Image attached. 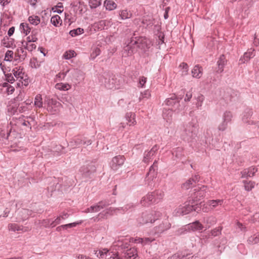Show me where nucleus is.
I'll list each match as a JSON object with an SVG mask.
<instances>
[{"instance_id": "1", "label": "nucleus", "mask_w": 259, "mask_h": 259, "mask_svg": "<svg viewBox=\"0 0 259 259\" xmlns=\"http://www.w3.org/2000/svg\"><path fill=\"white\" fill-rule=\"evenodd\" d=\"M130 240L122 238L115 241L112 246V255L108 259H135L137 256L136 250L130 248Z\"/></svg>"}, {"instance_id": "2", "label": "nucleus", "mask_w": 259, "mask_h": 259, "mask_svg": "<svg viewBox=\"0 0 259 259\" xmlns=\"http://www.w3.org/2000/svg\"><path fill=\"white\" fill-rule=\"evenodd\" d=\"M151 46V40L145 37H132L130 41L124 47V51L127 52V55L130 56L137 51V48L146 52Z\"/></svg>"}, {"instance_id": "3", "label": "nucleus", "mask_w": 259, "mask_h": 259, "mask_svg": "<svg viewBox=\"0 0 259 259\" xmlns=\"http://www.w3.org/2000/svg\"><path fill=\"white\" fill-rule=\"evenodd\" d=\"M99 82L108 89L116 90L122 85V81L115 76H110L107 73L101 75L99 77Z\"/></svg>"}, {"instance_id": "4", "label": "nucleus", "mask_w": 259, "mask_h": 259, "mask_svg": "<svg viewBox=\"0 0 259 259\" xmlns=\"http://www.w3.org/2000/svg\"><path fill=\"white\" fill-rule=\"evenodd\" d=\"M198 125L196 122L193 120L184 126L182 136L185 141L190 142L197 135Z\"/></svg>"}, {"instance_id": "5", "label": "nucleus", "mask_w": 259, "mask_h": 259, "mask_svg": "<svg viewBox=\"0 0 259 259\" xmlns=\"http://www.w3.org/2000/svg\"><path fill=\"white\" fill-rule=\"evenodd\" d=\"M197 204H195L191 200L186 201L184 204L180 205L175 210L177 215H186L193 210L198 211Z\"/></svg>"}, {"instance_id": "6", "label": "nucleus", "mask_w": 259, "mask_h": 259, "mask_svg": "<svg viewBox=\"0 0 259 259\" xmlns=\"http://www.w3.org/2000/svg\"><path fill=\"white\" fill-rule=\"evenodd\" d=\"M193 194L192 195V201L195 204H198V202L204 198L207 191V186L203 185L201 186H197L194 189Z\"/></svg>"}, {"instance_id": "7", "label": "nucleus", "mask_w": 259, "mask_h": 259, "mask_svg": "<svg viewBox=\"0 0 259 259\" xmlns=\"http://www.w3.org/2000/svg\"><path fill=\"white\" fill-rule=\"evenodd\" d=\"M92 143L91 140L88 139L85 137H75L70 142L69 145L73 148H75L80 147L82 145L89 146L91 145Z\"/></svg>"}, {"instance_id": "8", "label": "nucleus", "mask_w": 259, "mask_h": 259, "mask_svg": "<svg viewBox=\"0 0 259 259\" xmlns=\"http://www.w3.org/2000/svg\"><path fill=\"white\" fill-rule=\"evenodd\" d=\"M167 218L168 217L153 228V231L154 234L159 235L170 228L171 224L168 221Z\"/></svg>"}, {"instance_id": "9", "label": "nucleus", "mask_w": 259, "mask_h": 259, "mask_svg": "<svg viewBox=\"0 0 259 259\" xmlns=\"http://www.w3.org/2000/svg\"><path fill=\"white\" fill-rule=\"evenodd\" d=\"M153 212H145L142 213L141 216L137 219L138 223L143 225L148 223H152L155 222V218H153Z\"/></svg>"}, {"instance_id": "10", "label": "nucleus", "mask_w": 259, "mask_h": 259, "mask_svg": "<svg viewBox=\"0 0 259 259\" xmlns=\"http://www.w3.org/2000/svg\"><path fill=\"white\" fill-rule=\"evenodd\" d=\"M96 171V167L93 164L83 165L79 169V172L83 178H90L91 175Z\"/></svg>"}, {"instance_id": "11", "label": "nucleus", "mask_w": 259, "mask_h": 259, "mask_svg": "<svg viewBox=\"0 0 259 259\" xmlns=\"http://www.w3.org/2000/svg\"><path fill=\"white\" fill-rule=\"evenodd\" d=\"M84 73L80 70L77 69L69 70V76L70 80L71 81L75 80L76 81L79 82L84 79Z\"/></svg>"}, {"instance_id": "12", "label": "nucleus", "mask_w": 259, "mask_h": 259, "mask_svg": "<svg viewBox=\"0 0 259 259\" xmlns=\"http://www.w3.org/2000/svg\"><path fill=\"white\" fill-rule=\"evenodd\" d=\"M125 158L123 156L118 155L112 158L111 162V167L116 170L121 167L124 163Z\"/></svg>"}, {"instance_id": "13", "label": "nucleus", "mask_w": 259, "mask_h": 259, "mask_svg": "<svg viewBox=\"0 0 259 259\" xmlns=\"http://www.w3.org/2000/svg\"><path fill=\"white\" fill-rule=\"evenodd\" d=\"M252 113L251 109H246L243 113L242 119L243 122L248 124H256V123L251 119Z\"/></svg>"}, {"instance_id": "14", "label": "nucleus", "mask_w": 259, "mask_h": 259, "mask_svg": "<svg viewBox=\"0 0 259 259\" xmlns=\"http://www.w3.org/2000/svg\"><path fill=\"white\" fill-rule=\"evenodd\" d=\"M153 203H156L155 193H148L146 196L143 197L141 200V203L144 206H148Z\"/></svg>"}, {"instance_id": "15", "label": "nucleus", "mask_w": 259, "mask_h": 259, "mask_svg": "<svg viewBox=\"0 0 259 259\" xmlns=\"http://www.w3.org/2000/svg\"><path fill=\"white\" fill-rule=\"evenodd\" d=\"M48 110L54 114L57 111V108L61 106V104L56 100L53 99H49L47 100Z\"/></svg>"}, {"instance_id": "16", "label": "nucleus", "mask_w": 259, "mask_h": 259, "mask_svg": "<svg viewBox=\"0 0 259 259\" xmlns=\"http://www.w3.org/2000/svg\"><path fill=\"white\" fill-rule=\"evenodd\" d=\"M158 148L157 145L154 146L150 151H145L144 154L143 162L145 163L149 162L155 155Z\"/></svg>"}, {"instance_id": "17", "label": "nucleus", "mask_w": 259, "mask_h": 259, "mask_svg": "<svg viewBox=\"0 0 259 259\" xmlns=\"http://www.w3.org/2000/svg\"><path fill=\"white\" fill-rule=\"evenodd\" d=\"M8 228L9 231L13 232H25L30 230V228L28 227H23L16 224H9L8 226Z\"/></svg>"}, {"instance_id": "18", "label": "nucleus", "mask_w": 259, "mask_h": 259, "mask_svg": "<svg viewBox=\"0 0 259 259\" xmlns=\"http://www.w3.org/2000/svg\"><path fill=\"white\" fill-rule=\"evenodd\" d=\"M113 249L112 247L110 250L107 249V248H103L102 250H94V254L96 255L97 257L101 258L104 257V255H106V257H108L107 259L110 257V256H112Z\"/></svg>"}, {"instance_id": "19", "label": "nucleus", "mask_w": 259, "mask_h": 259, "mask_svg": "<svg viewBox=\"0 0 259 259\" xmlns=\"http://www.w3.org/2000/svg\"><path fill=\"white\" fill-rule=\"evenodd\" d=\"M227 60L224 55H222L217 62L218 67L216 69V72L221 73L224 71V67L226 64Z\"/></svg>"}, {"instance_id": "20", "label": "nucleus", "mask_w": 259, "mask_h": 259, "mask_svg": "<svg viewBox=\"0 0 259 259\" xmlns=\"http://www.w3.org/2000/svg\"><path fill=\"white\" fill-rule=\"evenodd\" d=\"M199 181V178L198 176H195L194 178L190 179L185 183H184L182 185V188L184 189H189L190 188L193 187L195 186L196 182Z\"/></svg>"}, {"instance_id": "21", "label": "nucleus", "mask_w": 259, "mask_h": 259, "mask_svg": "<svg viewBox=\"0 0 259 259\" xmlns=\"http://www.w3.org/2000/svg\"><path fill=\"white\" fill-rule=\"evenodd\" d=\"M114 210L113 208L110 207L107 209L103 210L98 214L97 217L94 219V221H99L100 219H104L107 218L108 215L112 214V211Z\"/></svg>"}, {"instance_id": "22", "label": "nucleus", "mask_w": 259, "mask_h": 259, "mask_svg": "<svg viewBox=\"0 0 259 259\" xmlns=\"http://www.w3.org/2000/svg\"><path fill=\"white\" fill-rule=\"evenodd\" d=\"M108 205H109V203H107L106 201H101L95 205L91 206L92 212H97Z\"/></svg>"}, {"instance_id": "23", "label": "nucleus", "mask_w": 259, "mask_h": 259, "mask_svg": "<svg viewBox=\"0 0 259 259\" xmlns=\"http://www.w3.org/2000/svg\"><path fill=\"white\" fill-rule=\"evenodd\" d=\"M156 162L157 161L155 160L153 164L149 168V172L147 174V181H148L150 179L153 180L154 178H156V170L157 168V166L156 164Z\"/></svg>"}, {"instance_id": "24", "label": "nucleus", "mask_w": 259, "mask_h": 259, "mask_svg": "<svg viewBox=\"0 0 259 259\" xmlns=\"http://www.w3.org/2000/svg\"><path fill=\"white\" fill-rule=\"evenodd\" d=\"M164 102L167 106L176 107H178L179 106V101L176 95H171L170 97L166 99Z\"/></svg>"}, {"instance_id": "25", "label": "nucleus", "mask_w": 259, "mask_h": 259, "mask_svg": "<svg viewBox=\"0 0 259 259\" xmlns=\"http://www.w3.org/2000/svg\"><path fill=\"white\" fill-rule=\"evenodd\" d=\"M32 214V211L27 209H22L19 212V221H24Z\"/></svg>"}, {"instance_id": "26", "label": "nucleus", "mask_w": 259, "mask_h": 259, "mask_svg": "<svg viewBox=\"0 0 259 259\" xmlns=\"http://www.w3.org/2000/svg\"><path fill=\"white\" fill-rule=\"evenodd\" d=\"M191 72L193 77L200 78L203 74V69L201 66L196 65L192 70Z\"/></svg>"}, {"instance_id": "27", "label": "nucleus", "mask_w": 259, "mask_h": 259, "mask_svg": "<svg viewBox=\"0 0 259 259\" xmlns=\"http://www.w3.org/2000/svg\"><path fill=\"white\" fill-rule=\"evenodd\" d=\"M188 228L194 231H201L205 227L199 221H195L192 223L189 224Z\"/></svg>"}, {"instance_id": "28", "label": "nucleus", "mask_w": 259, "mask_h": 259, "mask_svg": "<svg viewBox=\"0 0 259 259\" xmlns=\"http://www.w3.org/2000/svg\"><path fill=\"white\" fill-rule=\"evenodd\" d=\"M23 69L21 68L20 67L19 68L16 67L12 70V72L14 76L19 79V81H21L22 79H23L24 76L25 75L24 73L22 72Z\"/></svg>"}, {"instance_id": "29", "label": "nucleus", "mask_w": 259, "mask_h": 259, "mask_svg": "<svg viewBox=\"0 0 259 259\" xmlns=\"http://www.w3.org/2000/svg\"><path fill=\"white\" fill-rule=\"evenodd\" d=\"M223 203V199L210 200L207 202V205H208L211 209H214L218 206L222 205Z\"/></svg>"}, {"instance_id": "30", "label": "nucleus", "mask_w": 259, "mask_h": 259, "mask_svg": "<svg viewBox=\"0 0 259 259\" xmlns=\"http://www.w3.org/2000/svg\"><path fill=\"white\" fill-rule=\"evenodd\" d=\"M204 99V96L201 94H198L196 96H194V100H195L196 101L194 103L195 104L196 107L198 109H200Z\"/></svg>"}, {"instance_id": "31", "label": "nucleus", "mask_w": 259, "mask_h": 259, "mask_svg": "<svg viewBox=\"0 0 259 259\" xmlns=\"http://www.w3.org/2000/svg\"><path fill=\"white\" fill-rule=\"evenodd\" d=\"M13 60L17 61L18 58H17L16 54H14L13 51L8 50L5 54L4 61L11 62Z\"/></svg>"}, {"instance_id": "32", "label": "nucleus", "mask_w": 259, "mask_h": 259, "mask_svg": "<svg viewBox=\"0 0 259 259\" xmlns=\"http://www.w3.org/2000/svg\"><path fill=\"white\" fill-rule=\"evenodd\" d=\"M253 50L250 49L248 50L247 52L244 53L243 57L241 58L239 61L241 62V63H244L246 61H247L251 58H252L254 55L253 54Z\"/></svg>"}, {"instance_id": "33", "label": "nucleus", "mask_w": 259, "mask_h": 259, "mask_svg": "<svg viewBox=\"0 0 259 259\" xmlns=\"http://www.w3.org/2000/svg\"><path fill=\"white\" fill-rule=\"evenodd\" d=\"M176 110V109H164L163 111V118L166 120L167 122L171 120L172 115V110Z\"/></svg>"}, {"instance_id": "34", "label": "nucleus", "mask_w": 259, "mask_h": 259, "mask_svg": "<svg viewBox=\"0 0 259 259\" xmlns=\"http://www.w3.org/2000/svg\"><path fill=\"white\" fill-rule=\"evenodd\" d=\"M17 58L20 61H22L25 59L27 56V53L22 48H20L17 49V51L15 53Z\"/></svg>"}, {"instance_id": "35", "label": "nucleus", "mask_w": 259, "mask_h": 259, "mask_svg": "<svg viewBox=\"0 0 259 259\" xmlns=\"http://www.w3.org/2000/svg\"><path fill=\"white\" fill-rule=\"evenodd\" d=\"M215 219L213 217H209L204 218V223L206 224L205 230H206L210 227V226L215 223Z\"/></svg>"}, {"instance_id": "36", "label": "nucleus", "mask_w": 259, "mask_h": 259, "mask_svg": "<svg viewBox=\"0 0 259 259\" xmlns=\"http://www.w3.org/2000/svg\"><path fill=\"white\" fill-rule=\"evenodd\" d=\"M119 16L121 20H125L130 18L132 14L127 10H122L119 11Z\"/></svg>"}, {"instance_id": "37", "label": "nucleus", "mask_w": 259, "mask_h": 259, "mask_svg": "<svg viewBox=\"0 0 259 259\" xmlns=\"http://www.w3.org/2000/svg\"><path fill=\"white\" fill-rule=\"evenodd\" d=\"M233 117V114L231 111H226L223 114L222 120L229 123H231Z\"/></svg>"}, {"instance_id": "38", "label": "nucleus", "mask_w": 259, "mask_h": 259, "mask_svg": "<svg viewBox=\"0 0 259 259\" xmlns=\"http://www.w3.org/2000/svg\"><path fill=\"white\" fill-rule=\"evenodd\" d=\"M104 5L106 9L109 11L114 10L116 8V3L111 0H106L104 2Z\"/></svg>"}, {"instance_id": "39", "label": "nucleus", "mask_w": 259, "mask_h": 259, "mask_svg": "<svg viewBox=\"0 0 259 259\" xmlns=\"http://www.w3.org/2000/svg\"><path fill=\"white\" fill-rule=\"evenodd\" d=\"M51 22L55 26L58 27L61 25L62 19L59 15H56L51 18Z\"/></svg>"}, {"instance_id": "40", "label": "nucleus", "mask_w": 259, "mask_h": 259, "mask_svg": "<svg viewBox=\"0 0 259 259\" xmlns=\"http://www.w3.org/2000/svg\"><path fill=\"white\" fill-rule=\"evenodd\" d=\"M55 88L60 91H68L71 89V85L68 83H57L55 85Z\"/></svg>"}, {"instance_id": "41", "label": "nucleus", "mask_w": 259, "mask_h": 259, "mask_svg": "<svg viewBox=\"0 0 259 259\" xmlns=\"http://www.w3.org/2000/svg\"><path fill=\"white\" fill-rule=\"evenodd\" d=\"M34 105L36 108H40L42 107L43 102L41 95L38 94L35 96Z\"/></svg>"}, {"instance_id": "42", "label": "nucleus", "mask_w": 259, "mask_h": 259, "mask_svg": "<svg viewBox=\"0 0 259 259\" xmlns=\"http://www.w3.org/2000/svg\"><path fill=\"white\" fill-rule=\"evenodd\" d=\"M28 20L30 24L35 26L38 25L40 22V18L36 15L29 16Z\"/></svg>"}, {"instance_id": "43", "label": "nucleus", "mask_w": 259, "mask_h": 259, "mask_svg": "<svg viewBox=\"0 0 259 259\" xmlns=\"http://www.w3.org/2000/svg\"><path fill=\"white\" fill-rule=\"evenodd\" d=\"M193 256L190 254L187 255H182L180 253H176L171 256L169 257L167 259H192Z\"/></svg>"}, {"instance_id": "44", "label": "nucleus", "mask_w": 259, "mask_h": 259, "mask_svg": "<svg viewBox=\"0 0 259 259\" xmlns=\"http://www.w3.org/2000/svg\"><path fill=\"white\" fill-rule=\"evenodd\" d=\"M135 115L134 113H127L126 115V118L127 120L128 121V124L130 125H134L136 124V120L135 119Z\"/></svg>"}, {"instance_id": "45", "label": "nucleus", "mask_w": 259, "mask_h": 259, "mask_svg": "<svg viewBox=\"0 0 259 259\" xmlns=\"http://www.w3.org/2000/svg\"><path fill=\"white\" fill-rule=\"evenodd\" d=\"M183 149L182 147H177L172 150V154L174 156L179 158L183 155Z\"/></svg>"}, {"instance_id": "46", "label": "nucleus", "mask_w": 259, "mask_h": 259, "mask_svg": "<svg viewBox=\"0 0 259 259\" xmlns=\"http://www.w3.org/2000/svg\"><path fill=\"white\" fill-rule=\"evenodd\" d=\"M245 190L249 191L252 190L254 187L255 182L253 181H249L247 182L246 181H243V182Z\"/></svg>"}, {"instance_id": "47", "label": "nucleus", "mask_w": 259, "mask_h": 259, "mask_svg": "<svg viewBox=\"0 0 259 259\" xmlns=\"http://www.w3.org/2000/svg\"><path fill=\"white\" fill-rule=\"evenodd\" d=\"M222 228H215L213 230H211V232L208 234L206 237L210 238L211 237H215L221 234Z\"/></svg>"}, {"instance_id": "48", "label": "nucleus", "mask_w": 259, "mask_h": 259, "mask_svg": "<svg viewBox=\"0 0 259 259\" xmlns=\"http://www.w3.org/2000/svg\"><path fill=\"white\" fill-rule=\"evenodd\" d=\"M247 241L250 244H254L259 242V233L249 237Z\"/></svg>"}, {"instance_id": "49", "label": "nucleus", "mask_w": 259, "mask_h": 259, "mask_svg": "<svg viewBox=\"0 0 259 259\" xmlns=\"http://www.w3.org/2000/svg\"><path fill=\"white\" fill-rule=\"evenodd\" d=\"M20 28L26 35L28 34L30 31V28L28 24L26 23H21L20 26Z\"/></svg>"}, {"instance_id": "50", "label": "nucleus", "mask_w": 259, "mask_h": 259, "mask_svg": "<svg viewBox=\"0 0 259 259\" xmlns=\"http://www.w3.org/2000/svg\"><path fill=\"white\" fill-rule=\"evenodd\" d=\"M83 29L78 28L76 29H73L69 32V34L72 37L76 36L78 35L81 34L83 33Z\"/></svg>"}, {"instance_id": "51", "label": "nucleus", "mask_w": 259, "mask_h": 259, "mask_svg": "<svg viewBox=\"0 0 259 259\" xmlns=\"http://www.w3.org/2000/svg\"><path fill=\"white\" fill-rule=\"evenodd\" d=\"M101 0H90L89 5L92 9H95L101 5Z\"/></svg>"}, {"instance_id": "52", "label": "nucleus", "mask_w": 259, "mask_h": 259, "mask_svg": "<svg viewBox=\"0 0 259 259\" xmlns=\"http://www.w3.org/2000/svg\"><path fill=\"white\" fill-rule=\"evenodd\" d=\"M179 67L182 69V75H186L188 74L189 67L187 63L183 62L180 64Z\"/></svg>"}, {"instance_id": "53", "label": "nucleus", "mask_w": 259, "mask_h": 259, "mask_svg": "<svg viewBox=\"0 0 259 259\" xmlns=\"http://www.w3.org/2000/svg\"><path fill=\"white\" fill-rule=\"evenodd\" d=\"M76 53L74 51L70 50L69 51L66 52L64 54L63 57L65 59L68 60L74 57Z\"/></svg>"}, {"instance_id": "54", "label": "nucleus", "mask_w": 259, "mask_h": 259, "mask_svg": "<svg viewBox=\"0 0 259 259\" xmlns=\"http://www.w3.org/2000/svg\"><path fill=\"white\" fill-rule=\"evenodd\" d=\"M25 45L23 42V46L29 51H32L35 49L36 45L35 44L29 42H25Z\"/></svg>"}, {"instance_id": "55", "label": "nucleus", "mask_w": 259, "mask_h": 259, "mask_svg": "<svg viewBox=\"0 0 259 259\" xmlns=\"http://www.w3.org/2000/svg\"><path fill=\"white\" fill-rule=\"evenodd\" d=\"M82 223V221H79L78 222L69 223L68 224L63 225V229L67 230L68 228L76 227L77 225L81 224Z\"/></svg>"}, {"instance_id": "56", "label": "nucleus", "mask_w": 259, "mask_h": 259, "mask_svg": "<svg viewBox=\"0 0 259 259\" xmlns=\"http://www.w3.org/2000/svg\"><path fill=\"white\" fill-rule=\"evenodd\" d=\"M69 70H67L66 72H60L56 75V80L60 81L64 79L65 77L67 75V73H69Z\"/></svg>"}, {"instance_id": "57", "label": "nucleus", "mask_w": 259, "mask_h": 259, "mask_svg": "<svg viewBox=\"0 0 259 259\" xmlns=\"http://www.w3.org/2000/svg\"><path fill=\"white\" fill-rule=\"evenodd\" d=\"M153 193H155V201L156 202H158L160 200H161L164 196V193L161 191H157L155 192H153Z\"/></svg>"}, {"instance_id": "58", "label": "nucleus", "mask_w": 259, "mask_h": 259, "mask_svg": "<svg viewBox=\"0 0 259 259\" xmlns=\"http://www.w3.org/2000/svg\"><path fill=\"white\" fill-rule=\"evenodd\" d=\"M228 124H229L228 122L222 120L219 125L218 128L220 131H224L227 128Z\"/></svg>"}, {"instance_id": "59", "label": "nucleus", "mask_w": 259, "mask_h": 259, "mask_svg": "<svg viewBox=\"0 0 259 259\" xmlns=\"http://www.w3.org/2000/svg\"><path fill=\"white\" fill-rule=\"evenodd\" d=\"M74 19L73 17L70 16L69 14H65V17L64 19V22L65 24H68V25H70L72 22H74Z\"/></svg>"}, {"instance_id": "60", "label": "nucleus", "mask_w": 259, "mask_h": 259, "mask_svg": "<svg viewBox=\"0 0 259 259\" xmlns=\"http://www.w3.org/2000/svg\"><path fill=\"white\" fill-rule=\"evenodd\" d=\"M52 221L53 220L50 219H45L42 220L41 224L46 228H52Z\"/></svg>"}, {"instance_id": "61", "label": "nucleus", "mask_w": 259, "mask_h": 259, "mask_svg": "<svg viewBox=\"0 0 259 259\" xmlns=\"http://www.w3.org/2000/svg\"><path fill=\"white\" fill-rule=\"evenodd\" d=\"M155 240L154 238H151V237H147V238H143V242L142 244L143 245H146L149 244L150 243L153 242Z\"/></svg>"}, {"instance_id": "62", "label": "nucleus", "mask_w": 259, "mask_h": 259, "mask_svg": "<svg viewBox=\"0 0 259 259\" xmlns=\"http://www.w3.org/2000/svg\"><path fill=\"white\" fill-rule=\"evenodd\" d=\"M6 80L11 83H13L15 81V79L12 75V73H6L5 74Z\"/></svg>"}, {"instance_id": "63", "label": "nucleus", "mask_w": 259, "mask_h": 259, "mask_svg": "<svg viewBox=\"0 0 259 259\" xmlns=\"http://www.w3.org/2000/svg\"><path fill=\"white\" fill-rule=\"evenodd\" d=\"M248 169L249 177H253L254 174L257 171V168L256 167H250Z\"/></svg>"}, {"instance_id": "64", "label": "nucleus", "mask_w": 259, "mask_h": 259, "mask_svg": "<svg viewBox=\"0 0 259 259\" xmlns=\"http://www.w3.org/2000/svg\"><path fill=\"white\" fill-rule=\"evenodd\" d=\"M62 220L60 218L59 216L57 217V218L56 219L53 220V221H52V228H53L55 227L56 225L60 224L61 223Z\"/></svg>"}]
</instances>
